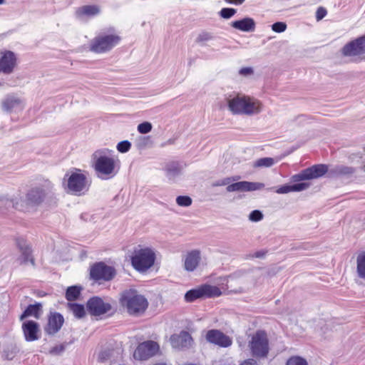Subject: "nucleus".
Wrapping results in <instances>:
<instances>
[{"instance_id": "obj_1", "label": "nucleus", "mask_w": 365, "mask_h": 365, "mask_svg": "<svg viewBox=\"0 0 365 365\" xmlns=\"http://www.w3.org/2000/svg\"><path fill=\"white\" fill-rule=\"evenodd\" d=\"M328 172V165L325 164H316L302 170L290 178L292 184H284L275 191L278 194H287L291 192H301L307 190L310 183L303 182L322 177Z\"/></svg>"}, {"instance_id": "obj_2", "label": "nucleus", "mask_w": 365, "mask_h": 365, "mask_svg": "<svg viewBox=\"0 0 365 365\" xmlns=\"http://www.w3.org/2000/svg\"><path fill=\"white\" fill-rule=\"evenodd\" d=\"M119 302L131 316L138 317L143 314L148 307V302L145 296L139 294L135 289L123 291Z\"/></svg>"}, {"instance_id": "obj_3", "label": "nucleus", "mask_w": 365, "mask_h": 365, "mask_svg": "<svg viewBox=\"0 0 365 365\" xmlns=\"http://www.w3.org/2000/svg\"><path fill=\"white\" fill-rule=\"evenodd\" d=\"M26 204L31 207H37L43 204L51 205L56 203L55 194L51 182L44 185L36 186L28 190L25 196Z\"/></svg>"}, {"instance_id": "obj_4", "label": "nucleus", "mask_w": 365, "mask_h": 365, "mask_svg": "<svg viewBox=\"0 0 365 365\" xmlns=\"http://www.w3.org/2000/svg\"><path fill=\"white\" fill-rule=\"evenodd\" d=\"M107 151L106 149L98 150L93 154L94 170L98 177L104 180L114 177L118 173L115 160L114 158L106 155Z\"/></svg>"}, {"instance_id": "obj_5", "label": "nucleus", "mask_w": 365, "mask_h": 365, "mask_svg": "<svg viewBox=\"0 0 365 365\" xmlns=\"http://www.w3.org/2000/svg\"><path fill=\"white\" fill-rule=\"evenodd\" d=\"M229 110L234 115L257 114L262 110L261 103L249 96H235L227 101Z\"/></svg>"}, {"instance_id": "obj_6", "label": "nucleus", "mask_w": 365, "mask_h": 365, "mask_svg": "<svg viewBox=\"0 0 365 365\" xmlns=\"http://www.w3.org/2000/svg\"><path fill=\"white\" fill-rule=\"evenodd\" d=\"M155 253L150 247L135 249L131 257V265L138 272L143 273L155 264Z\"/></svg>"}, {"instance_id": "obj_7", "label": "nucleus", "mask_w": 365, "mask_h": 365, "mask_svg": "<svg viewBox=\"0 0 365 365\" xmlns=\"http://www.w3.org/2000/svg\"><path fill=\"white\" fill-rule=\"evenodd\" d=\"M248 346L252 357L258 359L267 358L269 352V343L267 332L262 329L257 330L252 336Z\"/></svg>"}, {"instance_id": "obj_8", "label": "nucleus", "mask_w": 365, "mask_h": 365, "mask_svg": "<svg viewBox=\"0 0 365 365\" xmlns=\"http://www.w3.org/2000/svg\"><path fill=\"white\" fill-rule=\"evenodd\" d=\"M120 40L115 34H100L91 41L90 51L96 53H106L118 45Z\"/></svg>"}, {"instance_id": "obj_9", "label": "nucleus", "mask_w": 365, "mask_h": 365, "mask_svg": "<svg viewBox=\"0 0 365 365\" xmlns=\"http://www.w3.org/2000/svg\"><path fill=\"white\" fill-rule=\"evenodd\" d=\"M66 178H68L66 187L69 192L81 195L82 192H84V190H88L87 178L86 175L81 172V170L73 168L71 174L67 173L65 175L63 180H66Z\"/></svg>"}, {"instance_id": "obj_10", "label": "nucleus", "mask_w": 365, "mask_h": 365, "mask_svg": "<svg viewBox=\"0 0 365 365\" xmlns=\"http://www.w3.org/2000/svg\"><path fill=\"white\" fill-rule=\"evenodd\" d=\"M221 294L222 292L219 287L205 284L187 291L185 294V300L187 302H192L197 299L217 297Z\"/></svg>"}, {"instance_id": "obj_11", "label": "nucleus", "mask_w": 365, "mask_h": 365, "mask_svg": "<svg viewBox=\"0 0 365 365\" xmlns=\"http://www.w3.org/2000/svg\"><path fill=\"white\" fill-rule=\"evenodd\" d=\"M116 275V269L103 262H95L90 268V278L95 282L112 280Z\"/></svg>"}, {"instance_id": "obj_12", "label": "nucleus", "mask_w": 365, "mask_h": 365, "mask_svg": "<svg viewBox=\"0 0 365 365\" xmlns=\"http://www.w3.org/2000/svg\"><path fill=\"white\" fill-rule=\"evenodd\" d=\"M160 351L159 344L153 340L140 343L136 347L133 357L138 361H145L155 356Z\"/></svg>"}, {"instance_id": "obj_13", "label": "nucleus", "mask_w": 365, "mask_h": 365, "mask_svg": "<svg viewBox=\"0 0 365 365\" xmlns=\"http://www.w3.org/2000/svg\"><path fill=\"white\" fill-rule=\"evenodd\" d=\"M86 309L90 315L99 317L111 311L112 306L110 303L105 302L101 297L93 296L87 301Z\"/></svg>"}, {"instance_id": "obj_14", "label": "nucleus", "mask_w": 365, "mask_h": 365, "mask_svg": "<svg viewBox=\"0 0 365 365\" xmlns=\"http://www.w3.org/2000/svg\"><path fill=\"white\" fill-rule=\"evenodd\" d=\"M205 339L208 343L222 348H227L232 344L231 337L216 329L208 330L205 334Z\"/></svg>"}, {"instance_id": "obj_15", "label": "nucleus", "mask_w": 365, "mask_h": 365, "mask_svg": "<svg viewBox=\"0 0 365 365\" xmlns=\"http://www.w3.org/2000/svg\"><path fill=\"white\" fill-rule=\"evenodd\" d=\"M365 35L346 43L341 48L344 56H354L365 53Z\"/></svg>"}, {"instance_id": "obj_16", "label": "nucleus", "mask_w": 365, "mask_h": 365, "mask_svg": "<svg viewBox=\"0 0 365 365\" xmlns=\"http://www.w3.org/2000/svg\"><path fill=\"white\" fill-rule=\"evenodd\" d=\"M16 245L21 252V255L18 259L20 261V264H23L30 262L32 266H35V260L32 255L31 245L22 237L16 239Z\"/></svg>"}, {"instance_id": "obj_17", "label": "nucleus", "mask_w": 365, "mask_h": 365, "mask_svg": "<svg viewBox=\"0 0 365 365\" xmlns=\"http://www.w3.org/2000/svg\"><path fill=\"white\" fill-rule=\"evenodd\" d=\"M25 341L31 342L39 339L40 326L38 322L34 320H26L21 326Z\"/></svg>"}, {"instance_id": "obj_18", "label": "nucleus", "mask_w": 365, "mask_h": 365, "mask_svg": "<svg viewBox=\"0 0 365 365\" xmlns=\"http://www.w3.org/2000/svg\"><path fill=\"white\" fill-rule=\"evenodd\" d=\"M0 73L10 74L14 71L16 64V56L14 52L5 50L1 52Z\"/></svg>"}, {"instance_id": "obj_19", "label": "nucleus", "mask_w": 365, "mask_h": 365, "mask_svg": "<svg viewBox=\"0 0 365 365\" xmlns=\"http://www.w3.org/2000/svg\"><path fill=\"white\" fill-rule=\"evenodd\" d=\"M63 323L64 318L61 313L51 312L48 317V322L44 327V331L48 335H54L60 331Z\"/></svg>"}, {"instance_id": "obj_20", "label": "nucleus", "mask_w": 365, "mask_h": 365, "mask_svg": "<svg viewBox=\"0 0 365 365\" xmlns=\"http://www.w3.org/2000/svg\"><path fill=\"white\" fill-rule=\"evenodd\" d=\"M264 187V184L258 182L240 181L228 185L227 192H250L259 190Z\"/></svg>"}, {"instance_id": "obj_21", "label": "nucleus", "mask_w": 365, "mask_h": 365, "mask_svg": "<svg viewBox=\"0 0 365 365\" xmlns=\"http://www.w3.org/2000/svg\"><path fill=\"white\" fill-rule=\"evenodd\" d=\"M192 341L191 334L187 331H181L178 334H172L170 338L172 346L175 349L189 347Z\"/></svg>"}, {"instance_id": "obj_22", "label": "nucleus", "mask_w": 365, "mask_h": 365, "mask_svg": "<svg viewBox=\"0 0 365 365\" xmlns=\"http://www.w3.org/2000/svg\"><path fill=\"white\" fill-rule=\"evenodd\" d=\"M230 26L238 31L250 33L253 32L256 28V23L254 19L251 17H244L231 22Z\"/></svg>"}, {"instance_id": "obj_23", "label": "nucleus", "mask_w": 365, "mask_h": 365, "mask_svg": "<svg viewBox=\"0 0 365 365\" xmlns=\"http://www.w3.org/2000/svg\"><path fill=\"white\" fill-rule=\"evenodd\" d=\"M2 109L6 113L21 110L24 108L22 101L14 96H8L1 103Z\"/></svg>"}, {"instance_id": "obj_24", "label": "nucleus", "mask_w": 365, "mask_h": 365, "mask_svg": "<svg viewBox=\"0 0 365 365\" xmlns=\"http://www.w3.org/2000/svg\"><path fill=\"white\" fill-rule=\"evenodd\" d=\"M182 169L183 167L180 162L170 161L165 164L164 171L169 180L175 181L181 175Z\"/></svg>"}, {"instance_id": "obj_25", "label": "nucleus", "mask_w": 365, "mask_h": 365, "mask_svg": "<svg viewBox=\"0 0 365 365\" xmlns=\"http://www.w3.org/2000/svg\"><path fill=\"white\" fill-rule=\"evenodd\" d=\"M100 8L97 5H86L79 7L76 11V17L83 19L84 17L92 18L100 14Z\"/></svg>"}, {"instance_id": "obj_26", "label": "nucleus", "mask_w": 365, "mask_h": 365, "mask_svg": "<svg viewBox=\"0 0 365 365\" xmlns=\"http://www.w3.org/2000/svg\"><path fill=\"white\" fill-rule=\"evenodd\" d=\"M200 260V252L195 250L187 253L185 259V269L188 272L194 271Z\"/></svg>"}, {"instance_id": "obj_27", "label": "nucleus", "mask_w": 365, "mask_h": 365, "mask_svg": "<svg viewBox=\"0 0 365 365\" xmlns=\"http://www.w3.org/2000/svg\"><path fill=\"white\" fill-rule=\"evenodd\" d=\"M41 309L42 305L39 302H36L34 304H29L20 315L19 319L24 320L29 317H34L36 319H38L41 312Z\"/></svg>"}, {"instance_id": "obj_28", "label": "nucleus", "mask_w": 365, "mask_h": 365, "mask_svg": "<svg viewBox=\"0 0 365 365\" xmlns=\"http://www.w3.org/2000/svg\"><path fill=\"white\" fill-rule=\"evenodd\" d=\"M83 287L80 285H73L68 287L66 290L65 297L68 302L77 300L81 293Z\"/></svg>"}, {"instance_id": "obj_29", "label": "nucleus", "mask_w": 365, "mask_h": 365, "mask_svg": "<svg viewBox=\"0 0 365 365\" xmlns=\"http://www.w3.org/2000/svg\"><path fill=\"white\" fill-rule=\"evenodd\" d=\"M356 172V169L353 167L346 165H336L330 170V173L341 176H348L354 174Z\"/></svg>"}, {"instance_id": "obj_30", "label": "nucleus", "mask_w": 365, "mask_h": 365, "mask_svg": "<svg viewBox=\"0 0 365 365\" xmlns=\"http://www.w3.org/2000/svg\"><path fill=\"white\" fill-rule=\"evenodd\" d=\"M68 307L77 319H82L86 315V309L83 304L76 302H69Z\"/></svg>"}, {"instance_id": "obj_31", "label": "nucleus", "mask_w": 365, "mask_h": 365, "mask_svg": "<svg viewBox=\"0 0 365 365\" xmlns=\"http://www.w3.org/2000/svg\"><path fill=\"white\" fill-rule=\"evenodd\" d=\"M216 36L212 32L202 31L195 39V42L200 46H205L207 41H213Z\"/></svg>"}, {"instance_id": "obj_32", "label": "nucleus", "mask_w": 365, "mask_h": 365, "mask_svg": "<svg viewBox=\"0 0 365 365\" xmlns=\"http://www.w3.org/2000/svg\"><path fill=\"white\" fill-rule=\"evenodd\" d=\"M357 273L360 278H365V252L360 253L356 258Z\"/></svg>"}, {"instance_id": "obj_33", "label": "nucleus", "mask_w": 365, "mask_h": 365, "mask_svg": "<svg viewBox=\"0 0 365 365\" xmlns=\"http://www.w3.org/2000/svg\"><path fill=\"white\" fill-rule=\"evenodd\" d=\"M153 141L150 135L139 136L135 140V146L138 150L145 149L146 147L151 145Z\"/></svg>"}, {"instance_id": "obj_34", "label": "nucleus", "mask_w": 365, "mask_h": 365, "mask_svg": "<svg viewBox=\"0 0 365 365\" xmlns=\"http://www.w3.org/2000/svg\"><path fill=\"white\" fill-rule=\"evenodd\" d=\"M274 158L266 157V158H262L258 159L255 163V167L269 168V167L272 166L274 165Z\"/></svg>"}, {"instance_id": "obj_35", "label": "nucleus", "mask_w": 365, "mask_h": 365, "mask_svg": "<svg viewBox=\"0 0 365 365\" xmlns=\"http://www.w3.org/2000/svg\"><path fill=\"white\" fill-rule=\"evenodd\" d=\"M286 365H308V362L302 356H293L288 359Z\"/></svg>"}, {"instance_id": "obj_36", "label": "nucleus", "mask_w": 365, "mask_h": 365, "mask_svg": "<svg viewBox=\"0 0 365 365\" xmlns=\"http://www.w3.org/2000/svg\"><path fill=\"white\" fill-rule=\"evenodd\" d=\"M237 13V9L234 8L225 7L222 8L220 12L219 15L221 18L225 19H230Z\"/></svg>"}, {"instance_id": "obj_37", "label": "nucleus", "mask_w": 365, "mask_h": 365, "mask_svg": "<svg viewBox=\"0 0 365 365\" xmlns=\"http://www.w3.org/2000/svg\"><path fill=\"white\" fill-rule=\"evenodd\" d=\"M192 202V198L187 195H179L176 198V203L180 207H188Z\"/></svg>"}, {"instance_id": "obj_38", "label": "nucleus", "mask_w": 365, "mask_h": 365, "mask_svg": "<svg viewBox=\"0 0 365 365\" xmlns=\"http://www.w3.org/2000/svg\"><path fill=\"white\" fill-rule=\"evenodd\" d=\"M118 152L125 153L128 152L131 148V143L128 140L119 142L116 146Z\"/></svg>"}, {"instance_id": "obj_39", "label": "nucleus", "mask_w": 365, "mask_h": 365, "mask_svg": "<svg viewBox=\"0 0 365 365\" xmlns=\"http://www.w3.org/2000/svg\"><path fill=\"white\" fill-rule=\"evenodd\" d=\"M152 128H153V125H152L151 123H150L148 121H145V122L140 123L137 128L138 131L140 134H147L152 130Z\"/></svg>"}, {"instance_id": "obj_40", "label": "nucleus", "mask_w": 365, "mask_h": 365, "mask_svg": "<svg viewBox=\"0 0 365 365\" xmlns=\"http://www.w3.org/2000/svg\"><path fill=\"white\" fill-rule=\"evenodd\" d=\"M263 213L259 210H252L249 215V220L251 222H257L263 219Z\"/></svg>"}, {"instance_id": "obj_41", "label": "nucleus", "mask_w": 365, "mask_h": 365, "mask_svg": "<svg viewBox=\"0 0 365 365\" xmlns=\"http://www.w3.org/2000/svg\"><path fill=\"white\" fill-rule=\"evenodd\" d=\"M287 28V24L283 21H277L272 25V30L276 33H282Z\"/></svg>"}, {"instance_id": "obj_42", "label": "nucleus", "mask_w": 365, "mask_h": 365, "mask_svg": "<svg viewBox=\"0 0 365 365\" xmlns=\"http://www.w3.org/2000/svg\"><path fill=\"white\" fill-rule=\"evenodd\" d=\"M18 351L19 349L16 346H11V347L5 349L4 350V354H5L6 359L11 360Z\"/></svg>"}, {"instance_id": "obj_43", "label": "nucleus", "mask_w": 365, "mask_h": 365, "mask_svg": "<svg viewBox=\"0 0 365 365\" xmlns=\"http://www.w3.org/2000/svg\"><path fill=\"white\" fill-rule=\"evenodd\" d=\"M66 349L64 344H59L52 347L49 353L53 355H61Z\"/></svg>"}, {"instance_id": "obj_44", "label": "nucleus", "mask_w": 365, "mask_h": 365, "mask_svg": "<svg viewBox=\"0 0 365 365\" xmlns=\"http://www.w3.org/2000/svg\"><path fill=\"white\" fill-rule=\"evenodd\" d=\"M327 14V11L324 7L320 6L316 11L315 18L317 21L323 19Z\"/></svg>"}, {"instance_id": "obj_45", "label": "nucleus", "mask_w": 365, "mask_h": 365, "mask_svg": "<svg viewBox=\"0 0 365 365\" xmlns=\"http://www.w3.org/2000/svg\"><path fill=\"white\" fill-rule=\"evenodd\" d=\"M231 178H223L222 180H219L217 181H216L213 185L214 186H222V185H230V182H231Z\"/></svg>"}, {"instance_id": "obj_46", "label": "nucleus", "mask_w": 365, "mask_h": 365, "mask_svg": "<svg viewBox=\"0 0 365 365\" xmlns=\"http://www.w3.org/2000/svg\"><path fill=\"white\" fill-rule=\"evenodd\" d=\"M253 73V69L251 67H244L240 70V73L242 75H250Z\"/></svg>"}, {"instance_id": "obj_47", "label": "nucleus", "mask_w": 365, "mask_h": 365, "mask_svg": "<svg viewBox=\"0 0 365 365\" xmlns=\"http://www.w3.org/2000/svg\"><path fill=\"white\" fill-rule=\"evenodd\" d=\"M240 365H259L255 359H248L241 363Z\"/></svg>"}, {"instance_id": "obj_48", "label": "nucleus", "mask_w": 365, "mask_h": 365, "mask_svg": "<svg viewBox=\"0 0 365 365\" xmlns=\"http://www.w3.org/2000/svg\"><path fill=\"white\" fill-rule=\"evenodd\" d=\"M266 253H267V251L259 250V251L256 252L254 254V257L256 258H263L265 256Z\"/></svg>"}, {"instance_id": "obj_49", "label": "nucleus", "mask_w": 365, "mask_h": 365, "mask_svg": "<svg viewBox=\"0 0 365 365\" xmlns=\"http://www.w3.org/2000/svg\"><path fill=\"white\" fill-rule=\"evenodd\" d=\"M227 3L235 5H241L245 0H225Z\"/></svg>"}, {"instance_id": "obj_50", "label": "nucleus", "mask_w": 365, "mask_h": 365, "mask_svg": "<svg viewBox=\"0 0 365 365\" xmlns=\"http://www.w3.org/2000/svg\"><path fill=\"white\" fill-rule=\"evenodd\" d=\"M4 0H0V4H4Z\"/></svg>"}, {"instance_id": "obj_51", "label": "nucleus", "mask_w": 365, "mask_h": 365, "mask_svg": "<svg viewBox=\"0 0 365 365\" xmlns=\"http://www.w3.org/2000/svg\"><path fill=\"white\" fill-rule=\"evenodd\" d=\"M363 170L365 171V163L364 165L363 166Z\"/></svg>"}]
</instances>
